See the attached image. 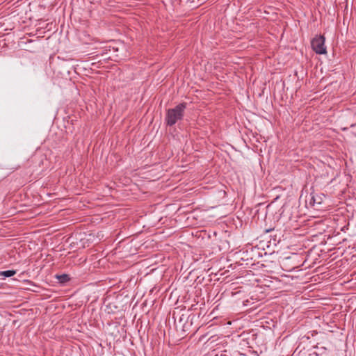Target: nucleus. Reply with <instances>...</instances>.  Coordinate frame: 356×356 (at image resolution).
Returning a JSON list of instances; mask_svg holds the SVG:
<instances>
[{
    "instance_id": "1",
    "label": "nucleus",
    "mask_w": 356,
    "mask_h": 356,
    "mask_svg": "<svg viewBox=\"0 0 356 356\" xmlns=\"http://www.w3.org/2000/svg\"><path fill=\"white\" fill-rule=\"evenodd\" d=\"M186 103H181L173 108L167 111L165 121L168 126L172 127L183 119Z\"/></svg>"
},
{
    "instance_id": "2",
    "label": "nucleus",
    "mask_w": 356,
    "mask_h": 356,
    "mask_svg": "<svg viewBox=\"0 0 356 356\" xmlns=\"http://www.w3.org/2000/svg\"><path fill=\"white\" fill-rule=\"evenodd\" d=\"M311 45L312 49L318 54H324L327 52L325 47V38L323 35L314 38L311 42Z\"/></svg>"
},
{
    "instance_id": "3",
    "label": "nucleus",
    "mask_w": 356,
    "mask_h": 356,
    "mask_svg": "<svg viewBox=\"0 0 356 356\" xmlns=\"http://www.w3.org/2000/svg\"><path fill=\"white\" fill-rule=\"evenodd\" d=\"M45 156L43 154H35L29 160L33 164V170H37L38 168L44 164Z\"/></svg>"
},
{
    "instance_id": "4",
    "label": "nucleus",
    "mask_w": 356,
    "mask_h": 356,
    "mask_svg": "<svg viewBox=\"0 0 356 356\" xmlns=\"http://www.w3.org/2000/svg\"><path fill=\"white\" fill-rule=\"evenodd\" d=\"M56 278L59 280L60 283H65L68 281H70V275L67 274H63L60 275H57Z\"/></svg>"
},
{
    "instance_id": "5",
    "label": "nucleus",
    "mask_w": 356,
    "mask_h": 356,
    "mask_svg": "<svg viewBox=\"0 0 356 356\" xmlns=\"http://www.w3.org/2000/svg\"><path fill=\"white\" fill-rule=\"evenodd\" d=\"M16 274V270H8L5 271H2L0 273V275L4 276L6 277H10Z\"/></svg>"
},
{
    "instance_id": "6",
    "label": "nucleus",
    "mask_w": 356,
    "mask_h": 356,
    "mask_svg": "<svg viewBox=\"0 0 356 356\" xmlns=\"http://www.w3.org/2000/svg\"><path fill=\"white\" fill-rule=\"evenodd\" d=\"M315 348L318 349V351H316L318 353V356H321L322 354L325 351V348L324 347H322L321 348H318V347H316Z\"/></svg>"
}]
</instances>
